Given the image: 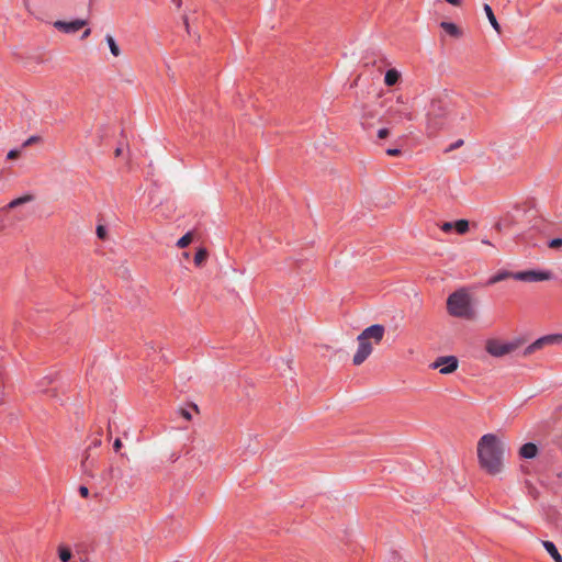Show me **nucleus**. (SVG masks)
Segmentation results:
<instances>
[{"label": "nucleus", "mask_w": 562, "mask_h": 562, "mask_svg": "<svg viewBox=\"0 0 562 562\" xmlns=\"http://www.w3.org/2000/svg\"><path fill=\"white\" fill-rule=\"evenodd\" d=\"M504 443L494 434L483 435L477 442L480 465L488 474H498L503 469Z\"/></svg>", "instance_id": "1"}, {"label": "nucleus", "mask_w": 562, "mask_h": 562, "mask_svg": "<svg viewBox=\"0 0 562 562\" xmlns=\"http://www.w3.org/2000/svg\"><path fill=\"white\" fill-rule=\"evenodd\" d=\"M385 335V328L381 324H373L364 328L357 337L358 349L352 358L355 366L362 364L372 353V348L366 344V340H372L373 344H380Z\"/></svg>", "instance_id": "2"}, {"label": "nucleus", "mask_w": 562, "mask_h": 562, "mask_svg": "<svg viewBox=\"0 0 562 562\" xmlns=\"http://www.w3.org/2000/svg\"><path fill=\"white\" fill-rule=\"evenodd\" d=\"M476 306V300L465 289L453 292L447 300L451 316H473L477 313Z\"/></svg>", "instance_id": "3"}, {"label": "nucleus", "mask_w": 562, "mask_h": 562, "mask_svg": "<svg viewBox=\"0 0 562 562\" xmlns=\"http://www.w3.org/2000/svg\"><path fill=\"white\" fill-rule=\"evenodd\" d=\"M95 467L97 461L94 459H90L89 456H87L81 461V470L83 474L89 476L93 481V485L101 493L111 486L114 479L115 469L113 468V465H109L99 475H97L94 474Z\"/></svg>", "instance_id": "4"}, {"label": "nucleus", "mask_w": 562, "mask_h": 562, "mask_svg": "<svg viewBox=\"0 0 562 562\" xmlns=\"http://www.w3.org/2000/svg\"><path fill=\"white\" fill-rule=\"evenodd\" d=\"M450 113V104L442 99H434L427 111L428 128L436 131L442 126L445 119Z\"/></svg>", "instance_id": "5"}, {"label": "nucleus", "mask_w": 562, "mask_h": 562, "mask_svg": "<svg viewBox=\"0 0 562 562\" xmlns=\"http://www.w3.org/2000/svg\"><path fill=\"white\" fill-rule=\"evenodd\" d=\"M526 341L527 339L524 337L515 338L508 341H502L499 339H487L485 349L491 356L499 358L517 350L520 346L526 344Z\"/></svg>", "instance_id": "6"}, {"label": "nucleus", "mask_w": 562, "mask_h": 562, "mask_svg": "<svg viewBox=\"0 0 562 562\" xmlns=\"http://www.w3.org/2000/svg\"><path fill=\"white\" fill-rule=\"evenodd\" d=\"M562 344V334H549L536 339L532 344L528 345L522 355L529 356L532 352L544 348L546 346Z\"/></svg>", "instance_id": "7"}, {"label": "nucleus", "mask_w": 562, "mask_h": 562, "mask_svg": "<svg viewBox=\"0 0 562 562\" xmlns=\"http://www.w3.org/2000/svg\"><path fill=\"white\" fill-rule=\"evenodd\" d=\"M459 361L454 356L438 357L429 367L431 369H439L441 374H450L458 369Z\"/></svg>", "instance_id": "8"}, {"label": "nucleus", "mask_w": 562, "mask_h": 562, "mask_svg": "<svg viewBox=\"0 0 562 562\" xmlns=\"http://www.w3.org/2000/svg\"><path fill=\"white\" fill-rule=\"evenodd\" d=\"M513 278L516 280H519V281H525V282H538V281L549 280L551 278V274H550V272H540V271L528 270V271L515 272L513 274Z\"/></svg>", "instance_id": "9"}, {"label": "nucleus", "mask_w": 562, "mask_h": 562, "mask_svg": "<svg viewBox=\"0 0 562 562\" xmlns=\"http://www.w3.org/2000/svg\"><path fill=\"white\" fill-rule=\"evenodd\" d=\"M86 24H87V21L80 20V19H77V20H74L70 22H65V21L58 20V21L54 22V27L64 33L72 34V33L78 32Z\"/></svg>", "instance_id": "10"}, {"label": "nucleus", "mask_w": 562, "mask_h": 562, "mask_svg": "<svg viewBox=\"0 0 562 562\" xmlns=\"http://www.w3.org/2000/svg\"><path fill=\"white\" fill-rule=\"evenodd\" d=\"M56 380L55 375H46L41 379L36 384V391L38 393L49 394L52 397L57 396L56 387H49Z\"/></svg>", "instance_id": "11"}, {"label": "nucleus", "mask_w": 562, "mask_h": 562, "mask_svg": "<svg viewBox=\"0 0 562 562\" xmlns=\"http://www.w3.org/2000/svg\"><path fill=\"white\" fill-rule=\"evenodd\" d=\"M34 200H35V196L33 194H31V193L24 194L20 198L12 200L7 206L3 207V211L15 209L25 203L33 202Z\"/></svg>", "instance_id": "12"}, {"label": "nucleus", "mask_w": 562, "mask_h": 562, "mask_svg": "<svg viewBox=\"0 0 562 562\" xmlns=\"http://www.w3.org/2000/svg\"><path fill=\"white\" fill-rule=\"evenodd\" d=\"M538 448L532 442L524 443L519 449V456L524 459H532L537 456Z\"/></svg>", "instance_id": "13"}, {"label": "nucleus", "mask_w": 562, "mask_h": 562, "mask_svg": "<svg viewBox=\"0 0 562 562\" xmlns=\"http://www.w3.org/2000/svg\"><path fill=\"white\" fill-rule=\"evenodd\" d=\"M542 546L546 551L550 554V557L554 560V562H562V555L560 554L558 548L552 541L544 540L542 541Z\"/></svg>", "instance_id": "14"}, {"label": "nucleus", "mask_w": 562, "mask_h": 562, "mask_svg": "<svg viewBox=\"0 0 562 562\" xmlns=\"http://www.w3.org/2000/svg\"><path fill=\"white\" fill-rule=\"evenodd\" d=\"M386 114L390 117H394V119L405 117L406 120H409V121L413 119L412 113L406 108H401V109L390 108L387 110Z\"/></svg>", "instance_id": "15"}, {"label": "nucleus", "mask_w": 562, "mask_h": 562, "mask_svg": "<svg viewBox=\"0 0 562 562\" xmlns=\"http://www.w3.org/2000/svg\"><path fill=\"white\" fill-rule=\"evenodd\" d=\"M400 78H401V74L396 69H394V68L389 69L384 76V83L387 87H392L398 82Z\"/></svg>", "instance_id": "16"}, {"label": "nucleus", "mask_w": 562, "mask_h": 562, "mask_svg": "<svg viewBox=\"0 0 562 562\" xmlns=\"http://www.w3.org/2000/svg\"><path fill=\"white\" fill-rule=\"evenodd\" d=\"M484 12L486 13V16L491 23V25L493 26V29L497 32V33H501V26L493 13V10L492 8L488 5V4H484Z\"/></svg>", "instance_id": "17"}, {"label": "nucleus", "mask_w": 562, "mask_h": 562, "mask_svg": "<svg viewBox=\"0 0 562 562\" xmlns=\"http://www.w3.org/2000/svg\"><path fill=\"white\" fill-rule=\"evenodd\" d=\"M440 26L451 36L459 37L461 35V32L459 27L451 22H441Z\"/></svg>", "instance_id": "18"}, {"label": "nucleus", "mask_w": 562, "mask_h": 562, "mask_svg": "<svg viewBox=\"0 0 562 562\" xmlns=\"http://www.w3.org/2000/svg\"><path fill=\"white\" fill-rule=\"evenodd\" d=\"M58 557L61 562H70L72 553L69 547L65 544L58 546Z\"/></svg>", "instance_id": "19"}, {"label": "nucleus", "mask_w": 562, "mask_h": 562, "mask_svg": "<svg viewBox=\"0 0 562 562\" xmlns=\"http://www.w3.org/2000/svg\"><path fill=\"white\" fill-rule=\"evenodd\" d=\"M105 42L108 43L109 45V48L111 50V54L114 56V57H119L121 55V49L119 47V45L116 44L114 37L111 35V34H106L105 35Z\"/></svg>", "instance_id": "20"}, {"label": "nucleus", "mask_w": 562, "mask_h": 562, "mask_svg": "<svg viewBox=\"0 0 562 562\" xmlns=\"http://www.w3.org/2000/svg\"><path fill=\"white\" fill-rule=\"evenodd\" d=\"M458 234H465L469 231V222L467 220H458L454 222V227Z\"/></svg>", "instance_id": "21"}, {"label": "nucleus", "mask_w": 562, "mask_h": 562, "mask_svg": "<svg viewBox=\"0 0 562 562\" xmlns=\"http://www.w3.org/2000/svg\"><path fill=\"white\" fill-rule=\"evenodd\" d=\"M206 258H207V251H206V249H205V248H200V249L196 251L195 256H194V263H195L196 266H202V265H203V262L206 260Z\"/></svg>", "instance_id": "22"}, {"label": "nucleus", "mask_w": 562, "mask_h": 562, "mask_svg": "<svg viewBox=\"0 0 562 562\" xmlns=\"http://www.w3.org/2000/svg\"><path fill=\"white\" fill-rule=\"evenodd\" d=\"M193 239V234L191 232H188L186 235H183L178 241L177 247L179 248H186L191 244Z\"/></svg>", "instance_id": "23"}, {"label": "nucleus", "mask_w": 562, "mask_h": 562, "mask_svg": "<svg viewBox=\"0 0 562 562\" xmlns=\"http://www.w3.org/2000/svg\"><path fill=\"white\" fill-rule=\"evenodd\" d=\"M513 274L512 272H501V273H497L495 274L494 277L491 278L490 280V283L493 284V283H496V282H499V281H503L509 277L513 278Z\"/></svg>", "instance_id": "24"}, {"label": "nucleus", "mask_w": 562, "mask_h": 562, "mask_svg": "<svg viewBox=\"0 0 562 562\" xmlns=\"http://www.w3.org/2000/svg\"><path fill=\"white\" fill-rule=\"evenodd\" d=\"M95 233L100 239H105L108 237L106 228L103 225H98Z\"/></svg>", "instance_id": "25"}, {"label": "nucleus", "mask_w": 562, "mask_h": 562, "mask_svg": "<svg viewBox=\"0 0 562 562\" xmlns=\"http://www.w3.org/2000/svg\"><path fill=\"white\" fill-rule=\"evenodd\" d=\"M549 247L553 249H559L562 247V238H554L549 243Z\"/></svg>", "instance_id": "26"}, {"label": "nucleus", "mask_w": 562, "mask_h": 562, "mask_svg": "<svg viewBox=\"0 0 562 562\" xmlns=\"http://www.w3.org/2000/svg\"><path fill=\"white\" fill-rule=\"evenodd\" d=\"M454 227V223H451V222H446L441 225V231H443L445 233H449L451 232V229Z\"/></svg>", "instance_id": "27"}, {"label": "nucleus", "mask_w": 562, "mask_h": 562, "mask_svg": "<svg viewBox=\"0 0 562 562\" xmlns=\"http://www.w3.org/2000/svg\"><path fill=\"white\" fill-rule=\"evenodd\" d=\"M390 562H406L404 561L397 552H392L390 557Z\"/></svg>", "instance_id": "28"}, {"label": "nucleus", "mask_w": 562, "mask_h": 562, "mask_svg": "<svg viewBox=\"0 0 562 562\" xmlns=\"http://www.w3.org/2000/svg\"><path fill=\"white\" fill-rule=\"evenodd\" d=\"M19 157H20V150H18V149H12L7 155L8 159H16Z\"/></svg>", "instance_id": "29"}, {"label": "nucleus", "mask_w": 562, "mask_h": 562, "mask_svg": "<svg viewBox=\"0 0 562 562\" xmlns=\"http://www.w3.org/2000/svg\"><path fill=\"white\" fill-rule=\"evenodd\" d=\"M38 139H40V137H37V136H31L30 138H27L24 142L23 146L24 147L31 146L32 144L36 143Z\"/></svg>", "instance_id": "30"}, {"label": "nucleus", "mask_w": 562, "mask_h": 562, "mask_svg": "<svg viewBox=\"0 0 562 562\" xmlns=\"http://www.w3.org/2000/svg\"><path fill=\"white\" fill-rule=\"evenodd\" d=\"M79 494L82 496V497H88L89 496V488L86 486V485H80L79 486Z\"/></svg>", "instance_id": "31"}, {"label": "nucleus", "mask_w": 562, "mask_h": 562, "mask_svg": "<svg viewBox=\"0 0 562 562\" xmlns=\"http://www.w3.org/2000/svg\"><path fill=\"white\" fill-rule=\"evenodd\" d=\"M386 154L389 156H400L402 154L401 149L397 148H390L386 150Z\"/></svg>", "instance_id": "32"}, {"label": "nucleus", "mask_w": 562, "mask_h": 562, "mask_svg": "<svg viewBox=\"0 0 562 562\" xmlns=\"http://www.w3.org/2000/svg\"><path fill=\"white\" fill-rule=\"evenodd\" d=\"M390 134L389 130L387 128H381L379 132H378V137L379 138H385L387 137Z\"/></svg>", "instance_id": "33"}, {"label": "nucleus", "mask_w": 562, "mask_h": 562, "mask_svg": "<svg viewBox=\"0 0 562 562\" xmlns=\"http://www.w3.org/2000/svg\"><path fill=\"white\" fill-rule=\"evenodd\" d=\"M113 448L117 452L122 448V441L120 438H116L113 442Z\"/></svg>", "instance_id": "34"}, {"label": "nucleus", "mask_w": 562, "mask_h": 562, "mask_svg": "<svg viewBox=\"0 0 562 562\" xmlns=\"http://www.w3.org/2000/svg\"><path fill=\"white\" fill-rule=\"evenodd\" d=\"M181 416L184 417L187 420H191L192 416L191 413L188 409H181Z\"/></svg>", "instance_id": "35"}, {"label": "nucleus", "mask_w": 562, "mask_h": 562, "mask_svg": "<svg viewBox=\"0 0 562 562\" xmlns=\"http://www.w3.org/2000/svg\"><path fill=\"white\" fill-rule=\"evenodd\" d=\"M462 144H463V140L459 139L450 146L449 150L456 149V148L460 147Z\"/></svg>", "instance_id": "36"}, {"label": "nucleus", "mask_w": 562, "mask_h": 562, "mask_svg": "<svg viewBox=\"0 0 562 562\" xmlns=\"http://www.w3.org/2000/svg\"><path fill=\"white\" fill-rule=\"evenodd\" d=\"M183 24L186 26L188 34H190L189 20H188V16H186V15L183 16Z\"/></svg>", "instance_id": "37"}, {"label": "nucleus", "mask_w": 562, "mask_h": 562, "mask_svg": "<svg viewBox=\"0 0 562 562\" xmlns=\"http://www.w3.org/2000/svg\"><path fill=\"white\" fill-rule=\"evenodd\" d=\"M91 34V30L90 29H86L81 35V40H86L87 37H89Z\"/></svg>", "instance_id": "38"}, {"label": "nucleus", "mask_w": 562, "mask_h": 562, "mask_svg": "<svg viewBox=\"0 0 562 562\" xmlns=\"http://www.w3.org/2000/svg\"><path fill=\"white\" fill-rule=\"evenodd\" d=\"M448 3L452 4V5H460L461 4V0H446Z\"/></svg>", "instance_id": "39"}, {"label": "nucleus", "mask_w": 562, "mask_h": 562, "mask_svg": "<svg viewBox=\"0 0 562 562\" xmlns=\"http://www.w3.org/2000/svg\"><path fill=\"white\" fill-rule=\"evenodd\" d=\"M100 445H101V439H98V438H97V439H94V440L91 442L90 448H91V447H98V446H100Z\"/></svg>", "instance_id": "40"}, {"label": "nucleus", "mask_w": 562, "mask_h": 562, "mask_svg": "<svg viewBox=\"0 0 562 562\" xmlns=\"http://www.w3.org/2000/svg\"><path fill=\"white\" fill-rule=\"evenodd\" d=\"M4 228V220L3 217L0 215V231Z\"/></svg>", "instance_id": "41"}, {"label": "nucleus", "mask_w": 562, "mask_h": 562, "mask_svg": "<svg viewBox=\"0 0 562 562\" xmlns=\"http://www.w3.org/2000/svg\"><path fill=\"white\" fill-rule=\"evenodd\" d=\"M364 342L368 344L372 349H373V346L375 345L372 342V340H366Z\"/></svg>", "instance_id": "42"}, {"label": "nucleus", "mask_w": 562, "mask_h": 562, "mask_svg": "<svg viewBox=\"0 0 562 562\" xmlns=\"http://www.w3.org/2000/svg\"><path fill=\"white\" fill-rule=\"evenodd\" d=\"M172 1L176 3V5H177L178 8H180V7H181V0H172Z\"/></svg>", "instance_id": "43"}, {"label": "nucleus", "mask_w": 562, "mask_h": 562, "mask_svg": "<svg viewBox=\"0 0 562 562\" xmlns=\"http://www.w3.org/2000/svg\"><path fill=\"white\" fill-rule=\"evenodd\" d=\"M289 362H290V361H288V360H286V361H285V360H283V359L281 360V363L286 364V366L289 367V369L291 370V367H290Z\"/></svg>", "instance_id": "44"}, {"label": "nucleus", "mask_w": 562, "mask_h": 562, "mask_svg": "<svg viewBox=\"0 0 562 562\" xmlns=\"http://www.w3.org/2000/svg\"><path fill=\"white\" fill-rule=\"evenodd\" d=\"M121 154H122L121 148H117V149L115 150V155H116V156H120Z\"/></svg>", "instance_id": "45"}, {"label": "nucleus", "mask_w": 562, "mask_h": 562, "mask_svg": "<svg viewBox=\"0 0 562 562\" xmlns=\"http://www.w3.org/2000/svg\"><path fill=\"white\" fill-rule=\"evenodd\" d=\"M172 460H173V461L178 460V456H175V454H173V456H172Z\"/></svg>", "instance_id": "46"}, {"label": "nucleus", "mask_w": 562, "mask_h": 562, "mask_svg": "<svg viewBox=\"0 0 562 562\" xmlns=\"http://www.w3.org/2000/svg\"><path fill=\"white\" fill-rule=\"evenodd\" d=\"M483 243H484L485 245H491V243H490L488 240H483Z\"/></svg>", "instance_id": "47"}, {"label": "nucleus", "mask_w": 562, "mask_h": 562, "mask_svg": "<svg viewBox=\"0 0 562 562\" xmlns=\"http://www.w3.org/2000/svg\"><path fill=\"white\" fill-rule=\"evenodd\" d=\"M184 258H188L189 257V254L188 252H184L183 254Z\"/></svg>", "instance_id": "48"}]
</instances>
